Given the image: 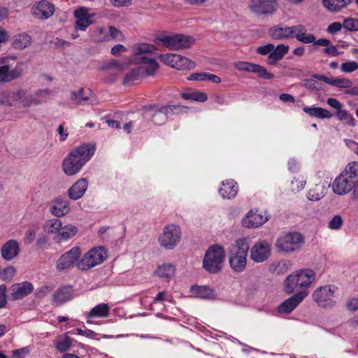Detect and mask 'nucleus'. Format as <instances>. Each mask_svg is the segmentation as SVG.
Wrapping results in <instances>:
<instances>
[{
    "label": "nucleus",
    "instance_id": "15",
    "mask_svg": "<svg viewBox=\"0 0 358 358\" xmlns=\"http://www.w3.org/2000/svg\"><path fill=\"white\" fill-rule=\"evenodd\" d=\"M235 68L240 71L255 73L261 78L270 80L274 78V75L269 73L264 66L248 62H238L234 64Z\"/></svg>",
    "mask_w": 358,
    "mask_h": 358
},
{
    "label": "nucleus",
    "instance_id": "43",
    "mask_svg": "<svg viewBox=\"0 0 358 358\" xmlns=\"http://www.w3.org/2000/svg\"><path fill=\"white\" fill-rule=\"evenodd\" d=\"M181 96L185 100H192L202 103L206 101L208 99L207 94L199 90L183 92Z\"/></svg>",
    "mask_w": 358,
    "mask_h": 358
},
{
    "label": "nucleus",
    "instance_id": "7",
    "mask_svg": "<svg viewBox=\"0 0 358 358\" xmlns=\"http://www.w3.org/2000/svg\"><path fill=\"white\" fill-rule=\"evenodd\" d=\"M24 63L17 62L15 57H7L0 66V83H10L22 76Z\"/></svg>",
    "mask_w": 358,
    "mask_h": 358
},
{
    "label": "nucleus",
    "instance_id": "11",
    "mask_svg": "<svg viewBox=\"0 0 358 358\" xmlns=\"http://www.w3.org/2000/svg\"><path fill=\"white\" fill-rule=\"evenodd\" d=\"M159 58L166 65L178 70H191L195 67V63L193 61L180 55L173 53L161 54L159 55Z\"/></svg>",
    "mask_w": 358,
    "mask_h": 358
},
{
    "label": "nucleus",
    "instance_id": "51",
    "mask_svg": "<svg viewBox=\"0 0 358 358\" xmlns=\"http://www.w3.org/2000/svg\"><path fill=\"white\" fill-rule=\"evenodd\" d=\"M108 41L115 40L117 41H123L124 36L122 33L115 27L109 26L108 31Z\"/></svg>",
    "mask_w": 358,
    "mask_h": 358
},
{
    "label": "nucleus",
    "instance_id": "8",
    "mask_svg": "<svg viewBox=\"0 0 358 358\" xmlns=\"http://www.w3.org/2000/svg\"><path fill=\"white\" fill-rule=\"evenodd\" d=\"M106 257L107 250L103 247H94L78 262L77 267L79 270L87 271L101 264Z\"/></svg>",
    "mask_w": 358,
    "mask_h": 358
},
{
    "label": "nucleus",
    "instance_id": "49",
    "mask_svg": "<svg viewBox=\"0 0 358 358\" xmlns=\"http://www.w3.org/2000/svg\"><path fill=\"white\" fill-rule=\"evenodd\" d=\"M174 267L170 264H164L159 266L157 270V274L160 278H169L174 273Z\"/></svg>",
    "mask_w": 358,
    "mask_h": 358
},
{
    "label": "nucleus",
    "instance_id": "5",
    "mask_svg": "<svg viewBox=\"0 0 358 358\" xmlns=\"http://www.w3.org/2000/svg\"><path fill=\"white\" fill-rule=\"evenodd\" d=\"M311 269H304L289 275L285 281V291L287 294L297 292L299 288H308L315 280Z\"/></svg>",
    "mask_w": 358,
    "mask_h": 358
},
{
    "label": "nucleus",
    "instance_id": "39",
    "mask_svg": "<svg viewBox=\"0 0 358 358\" xmlns=\"http://www.w3.org/2000/svg\"><path fill=\"white\" fill-rule=\"evenodd\" d=\"M31 37L27 33L17 34L13 38L14 48L22 50L31 44Z\"/></svg>",
    "mask_w": 358,
    "mask_h": 358
},
{
    "label": "nucleus",
    "instance_id": "21",
    "mask_svg": "<svg viewBox=\"0 0 358 358\" xmlns=\"http://www.w3.org/2000/svg\"><path fill=\"white\" fill-rule=\"evenodd\" d=\"M268 220V216L262 211L250 210L242 220V224L246 228L259 227Z\"/></svg>",
    "mask_w": 358,
    "mask_h": 358
},
{
    "label": "nucleus",
    "instance_id": "12",
    "mask_svg": "<svg viewBox=\"0 0 358 358\" xmlns=\"http://www.w3.org/2000/svg\"><path fill=\"white\" fill-rule=\"evenodd\" d=\"M181 230L179 226L176 224L166 225L163 234L159 238V244L166 249H173L180 242Z\"/></svg>",
    "mask_w": 358,
    "mask_h": 358
},
{
    "label": "nucleus",
    "instance_id": "53",
    "mask_svg": "<svg viewBox=\"0 0 358 358\" xmlns=\"http://www.w3.org/2000/svg\"><path fill=\"white\" fill-rule=\"evenodd\" d=\"M343 26L348 31H358V19L352 17L346 18L343 21Z\"/></svg>",
    "mask_w": 358,
    "mask_h": 358
},
{
    "label": "nucleus",
    "instance_id": "32",
    "mask_svg": "<svg viewBox=\"0 0 358 358\" xmlns=\"http://www.w3.org/2000/svg\"><path fill=\"white\" fill-rule=\"evenodd\" d=\"M73 290L69 286H63L55 290L52 295V301L57 306H61L72 299Z\"/></svg>",
    "mask_w": 358,
    "mask_h": 358
},
{
    "label": "nucleus",
    "instance_id": "46",
    "mask_svg": "<svg viewBox=\"0 0 358 358\" xmlns=\"http://www.w3.org/2000/svg\"><path fill=\"white\" fill-rule=\"evenodd\" d=\"M78 233V228L72 224H68L62 227V231L59 234L61 240L67 241L73 237Z\"/></svg>",
    "mask_w": 358,
    "mask_h": 358
},
{
    "label": "nucleus",
    "instance_id": "63",
    "mask_svg": "<svg viewBox=\"0 0 358 358\" xmlns=\"http://www.w3.org/2000/svg\"><path fill=\"white\" fill-rule=\"evenodd\" d=\"M292 190H300V189H302L305 185H306V181H304L303 180H299V179H294V180H292Z\"/></svg>",
    "mask_w": 358,
    "mask_h": 358
},
{
    "label": "nucleus",
    "instance_id": "1",
    "mask_svg": "<svg viewBox=\"0 0 358 358\" xmlns=\"http://www.w3.org/2000/svg\"><path fill=\"white\" fill-rule=\"evenodd\" d=\"M358 182V162L350 163L345 170L336 178L333 184V191L338 195L350 192Z\"/></svg>",
    "mask_w": 358,
    "mask_h": 358
},
{
    "label": "nucleus",
    "instance_id": "47",
    "mask_svg": "<svg viewBox=\"0 0 358 358\" xmlns=\"http://www.w3.org/2000/svg\"><path fill=\"white\" fill-rule=\"evenodd\" d=\"M73 339L65 335L63 338H59L56 343V348L60 352H64L72 345Z\"/></svg>",
    "mask_w": 358,
    "mask_h": 358
},
{
    "label": "nucleus",
    "instance_id": "34",
    "mask_svg": "<svg viewBox=\"0 0 358 358\" xmlns=\"http://www.w3.org/2000/svg\"><path fill=\"white\" fill-rule=\"evenodd\" d=\"M144 110L152 113V121L155 124L161 125L168 119L162 107H159L155 104L145 106H144Z\"/></svg>",
    "mask_w": 358,
    "mask_h": 358
},
{
    "label": "nucleus",
    "instance_id": "56",
    "mask_svg": "<svg viewBox=\"0 0 358 358\" xmlns=\"http://www.w3.org/2000/svg\"><path fill=\"white\" fill-rule=\"evenodd\" d=\"M273 48V44L268 43L265 45L258 47L257 48L256 52L257 54H259L261 55H269L271 54Z\"/></svg>",
    "mask_w": 358,
    "mask_h": 358
},
{
    "label": "nucleus",
    "instance_id": "48",
    "mask_svg": "<svg viewBox=\"0 0 358 358\" xmlns=\"http://www.w3.org/2000/svg\"><path fill=\"white\" fill-rule=\"evenodd\" d=\"M20 100V106L23 107H29L32 105L39 104V101L33 98L32 95L28 93L27 91L23 90V94H21Z\"/></svg>",
    "mask_w": 358,
    "mask_h": 358
},
{
    "label": "nucleus",
    "instance_id": "9",
    "mask_svg": "<svg viewBox=\"0 0 358 358\" xmlns=\"http://www.w3.org/2000/svg\"><path fill=\"white\" fill-rule=\"evenodd\" d=\"M194 41V38L192 36L176 34L159 38L156 43L170 50H182L190 48Z\"/></svg>",
    "mask_w": 358,
    "mask_h": 358
},
{
    "label": "nucleus",
    "instance_id": "62",
    "mask_svg": "<svg viewBox=\"0 0 358 358\" xmlns=\"http://www.w3.org/2000/svg\"><path fill=\"white\" fill-rule=\"evenodd\" d=\"M206 75H207V73H206V72L192 73L188 77V80H206Z\"/></svg>",
    "mask_w": 358,
    "mask_h": 358
},
{
    "label": "nucleus",
    "instance_id": "6",
    "mask_svg": "<svg viewBox=\"0 0 358 358\" xmlns=\"http://www.w3.org/2000/svg\"><path fill=\"white\" fill-rule=\"evenodd\" d=\"M305 243V238L299 232H289L279 237L275 244L278 252L291 253L299 251Z\"/></svg>",
    "mask_w": 358,
    "mask_h": 358
},
{
    "label": "nucleus",
    "instance_id": "3",
    "mask_svg": "<svg viewBox=\"0 0 358 358\" xmlns=\"http://www.w3.org/2000/svg\"><path fill=\"white\" fill-rule=\"evenodd\" d=\"M156 49L155 45L149 43H140L134 48L135 60L138 63L143 64V66H138L141 69L143 76H153L159 69V64L155 59L143 55L145 53L155 52Z\"/></svg>",
    "mask_w": 358,
    "mask_h": 358
},
{
    "label": "nucleus",
    "instance_id": "35",
    "mask_svg": "<svg viewBox=\"0 0 358 358\" xmlns=\"http://www.w3.org/2000/svg\"><path fill=\"white\" fill-rule=\"evenodd\" d=\"M352 0H322L324 7L330 12H338L347 7Z\"/></svg>",
    "mask_w": 358,
    "mask_h": 358
},
{
    "label": "nucleus",
    "instance_id": "42",
    "mask_svg": "<svg viewBox=\"0 0 358 358\" xmlns=\"http://www.w3.org/2000/svg\"><path fill=\"white\" fill-rule=\"evenodd\" d=\"M162 107L168 118L173 115L187 113L189 110V107L180 105H166Z\"/></svg>",
    "mask_w": 358,
    "mask_h": 358
},
{
    "label": "nucleus",
    "instance_id": "16",
    "mask_svg": "<svg viewBox=\"0 0 358 358\" xmlns=\"http://www.w3.org/2000/svg\"><path fill=\"white\" fill-rule=\"evenodd\" d=\"M308 295L306 290L297 292L291 297L282 302L277 308V311L280 314H289L294 310Z\"/></svg>",
    "mask_w": 358,
    "mask_h": 358
},
{
    "label": "nucleus",
    "instance_id": "17",
    "mask_svg": "<svg viewBox=\"0 0 358 358\" xmlns=\"http://www.w3.org/2000/svg\"><path fill=\"white\" fill-rule=\"evenodd\" d=\"M271 255V245L266 241L256 243L250 249V258L256 263L266 261Z\"/></svg>",
    "mask_w": 358,
    "mask_h": 358
},
{
    "label": "nucleus",
    "instance_id": "50",
    "mask_svg": "<svg viewBox=\"0 0 358 358\" xmlns=\"http://www.w3.org/2000/svg\"><path fill=\"white\" fill-rule=\"evenodd\" d=\"M322 189V186L320 185H315L310 189L308 193V199L310 201H319L324 196Z\"/></svg>",
    "mask_w": 358,
    "mask_h": 358
},
{
    "label": "nucleus",
    "instance_id": "40",
    "mask_svg": "<svg viewBox=\"0 0 358 358\" xmlns=\"http://www.w3.org/2000/svg\"><path fill=\"white\" fill-rule=\"evenodd\" d=\"M89 34L95 42L108 41V30L103 27L90 29Z\"/></svg>",
    "mask_w": 358,
    "mask_h": 358
},
{
    "label": "nucleus",
    "instance_id": "10",
    "mask_svg": "<svg viewBox=\"0 0 358 358\" xmlns=\"http://www.w3.org/2000/svg\"><path fill=\"white\" fill-rule=\"evenodd\" d=\"M336 287L332 285L320 287L313 293V299L320 307H333L336 304Z\"/></svg>",
    "mask_w": 358,
    "mask_h": 358
},
{
    "label": "nucleus",
    "instance_id": "2",
    "mask_svg": "<svg viewBox=\"0 0 358 358\" xmlns=\"http://www.w3.org/2000/svg\"><path fill=\"white\" fill-rule=\"evenodd\" d=\"M250 248L245 238L236 240L229 250V263L235 272H242L247 265V256Z\"/></svg>",
    "mask_w": 358,
    "mask_h": 358
},
{
    "label": "nucleus",
    "instance_id": "37",
    "mask_svg": "<svg viewBox=\"0 0 358 358\" xmlns=\"http://www.w3.org/2000/svg\"><path fill=\"white\" fill-rule=\"evenodd\" d=\"M23 94V90H20L17 92L6 93L3 99H0V103L5 104L10 106H20V100Z\"/></svg>",
    "mask_w": 358,
    "mask_h": 358
},
{
    "label": "nucleus",
    "instance_id": "54",
    "mask_svg": "<svg viewBox=\"0 0 358 358\" xmlns=\"http://www.w3.org/2000/svg\"><path fill=\"white\" fill-rule=\"evenodd\" d=\"M343 224V220L339 215H335L329 220L328 227L333 230H338L341 228Z\"/></svg>",
    "mask_w": 358,
    "mask_h": 358
},
{
    "label": "nucleus",
    "instance_id": "28",
    "mask_svg": "<svg viewBox=\"0 0 358 358\" xmlns=\"http://www.w3.org/2000/svg\"><path fill=\"white\" fill-rule=\"evenodd\" d=\"M88 187L85 178L76 181L68 190V196L72 200H78L83 196Z\"/></svg>",
    "mask_w": 358,
    "mask_h": 358
},
{
    "label": "nucleus",
    "instance_id": "20",
    "mask_svg": "<svg viewBox=\"0 0 358 358\" xmlns=\"http://www.w3.org/2000/svg\"><path fill=\"white\" fill-rule=\"evenodd\" d=\"M74 16L76 19L75 22V29L76 31H85L87 28L94 23L92 20V15L90 14L86 8H79L74 11Z\"/></svg>",
    "mask_w": 358,
    "mask_h": 358
},
{
    "label": "nucleus",
    "instance_id": "29",
    "mask_svg": "<svg viewBox=\"0 0 358 358\" xmlns=\"http://www.w3.org/2000/svg\"><path fill=\"white\" fill-rule=\"evenodd\" d=\"M71 99L76 105L84 106L92 103L93 93L90 90L81 88L78 91H72Z\"/></svg>",
    "mask_w": 358,
    "mask_h": 358
},
{
    "label": "nucleus",
    "instance_id": "26",
    "mask_svg": "<svg viewBox=\"0 0 358 358\" xmlns=\"http://www.w3.org/2000/svg\"><path fill=\"white\" fill-rule=\"evenodd\" d=\"M69 211V201L61 197L56 198L50 207L51 214L58 217L64 216L68 214Z\"/></svg>",
    "mask_w": 358,
    "mask_h": 358
},
{
    "label": "nucleus",
    "instance_id": "4",
    "mask_svg": "<svg viewBox=\"0 0 358 358\" xmlns=\"http://www.w3.org/2000/svg\"><path fill=\"white\" fill-rule=\"evenodd\" d=\"M224 247L219 244L210 245L206 251L203 259V268L210 274L220 273L224 265L225 259Z\"/></svg>",
    "mask_w": 358,
    "mask_h": 358
},
{
    "label": "nucleus",
    "instance_id": "60",
    "mask_svg": "<svg viewBox=\"0 0 358 358\" xmlns=\"http://www.w3.org/2000/svg\"><path fill=\"white\" fill-rule=\"evenodd\" d=\"M6 292V286L5 285H0V308H3L7 304Z\"/></svg>",
    "mask_w": 358,
    "mask_h": 358
},
{
    "label": "nucleus",
    "instance_id": "18",
    "mask_svg": "<svg viewBox=\"0 0 358 358\" xmlns=\"http://www.w3.org/2000/svg\"><path fill=\"white\" fill-rule=\"evenodd\" d=\"M31 12L36 19L47 20L53 15L55 6L48 1L41 0L33 5Z\"/></svg>",
    "mask_w": 358,
    "mask_h": 358
},
{
    "label": "nucleus",
    "instance_id": "58",
    "mask_svg": "<svg viewBox=\"0 0 358 358\" xmlns=\"http://www.w3.org/2000/svg\"><path fill=\"white\" fill-rule=\"evenodd\" d=\"M342 27H343V24L339 22H334L328 26L327 31L331 34H334L340 31Z\"/></svg>",
    "mask_w": 358,
    "mask_h": 358
},
{
    "label": "nucleus",
    "instance_id": "61",
    "mask_svg": "<svg viewBox=\"0 0 358 358\" xmlns=\"http://www.w3.org/2000/svg\"><path fill=\"white\" fill-rule=\"evenodd\" d=\"M323 52L325 55H327L331 56V57H336V56H338L340 55L336 47L334 45H331V43L329 45V46H327L323 50Z\"/></svg>",
    "mask_w": 358,
    "mask_h": 358
},
{
    "label": "nucleus",
    "instance_id": "52",
    "mask_svg": "<svg viewBox=\"0 0 358 358\" xmlns=\"http://www.w3.org/2000/svg\"><path fill=\"white\" fill-rule=\"evenodd\" d=\"M16 273V269L13 266H8L2 271L0 270V278L3 281H9Z\"/></svg>",
    "mask_w": 358,
    "mask_h": 358
},
{
    "label": "nucleus",
    "instance_id": "36",
    "mask_svg": "<svg viewBox=\"0 0 358 358\" xmlns=\"http://www.w3.org/2000/svg\"><path fill=\"white\" fill-rule=\"evenodd\" d=\"M303 110L311 117L321 119H330L333 116L330 111L321 107L304 106Z\"/></svg>",
    "mask_w": 358,
    "mask_h": 358
},
{
    "label": "nucleus",
    "instance_id": "27",
    "mask_svg": "<svg viewBox=\"0 0 358 358\" xmlns=\"http://www.w3.org/2000/svg\"><path fill=\"white\" fill-rule=\"evenodd\" d=\"M238 191V185L237 182L234 180L227 179L222 182L219 193L223 199H231L237 195Z\"/></svg>",
    "mask_w": 358,
    "mask_h": 358
},
{
    "label": "nucleus",
    "instance_id": "30",
    "mask_svg": "<svg viewBox=\"0 0 358 358\" xmlns=\"http://www.w3.org/2000/svg\"><path fill=\"white\" fill-rule=\"evenodd\" d=\"M312 77L327 84L340 88H350L352 85V80L348 78H331L322 74L316 73L313 74Z\"/></svg>",
    "mask_w": 358,
    "mask_h": 358
},
{
    "label": "nucleus",
    "instance_id": "41",
    "mask_svg": "<svg viewBox=\"0 0 358 358\" xmlns=\"http://www.w3.org/2000/svg\"><path fill=\"white\" fill-rule=\"evenodd\" d=\"M141 71V69H138V66L129 71L123 79L122 85L124 86H130L140 80L143 77Z\"/></svg>",
    "mask_w": 358,
    "mask_h": 358
},
{
    "label": "nucleus",
    "instance_id": "19",
    "mask_svg": "<svg viewBox=\"0 0 358 358\" xmlns=\"http://www.w3.org/2000/svg\"><path fill=\"white\" fill-rule=\"evenodd\" d=\"M294 38L298 41L305 44L312 43L315 39L313 34L307 33V29L303 24L289 27V38Z\"/></svg>",
    "mask_w": 358,
    "mask_h": 358
},
{
    "label": "nucleus",
    "instance_id": "14",
    "mask_svg": "<svg viewBox=\"0 0 358 358\" xmlns=\"http://www.w3.org/2000/svg\"><path fill=\"white\" fill-rule=\"evenodd\" d=\"M81 255V250L78 247H74L70 250L64 253L57 262V268L59 271L68 269L79 261Z\"/></svg>",
    "mask_w": 358,
    "mask_h": 358
},
{
    "label": "nucleus",
    "instance_id": "44",
    "mask_svg": "<svg viewBox=\"0 0 358 358\" xmlns=\"http://www.w3.org/2000/svg\"><path fill=\"white\" fill-rule=\"evenodd\" d=\"M62 223L58 218L48 220L44 224V229L49 234H56L62 229Z\"/></svg>",
    "mask_w": 358,
    "mask_h": 358
},
{
    "label": "nucleus",
    "instance_id": "57",
    "mask_svg": "<svg viewBox=\"0 0 358 358\" xmlns=\"http://www.w3.org/2000/svg\"><path fill=\"white\" fill-rule=\"evenodd\" d=\"M29 352L28 347H24L12 352V356L15 358H24Z\"/></svg>",
    "mask_w": 358,
    "mask_h": 358
},
{
    "label": "nucleus",
    "instance_id": "23",
    "mask_svg": "<svg viewBox=\"0 0 358 358\" xmlns=\"http://www.w3.org/2000/svg\"><path fill=\"white\" fill-rule=\"evenodd\" d=\"M95 150L96 146L94 144L87 143H83L82 145L76 147L70 153L76 155V157H78V158L85 164L94 155Z\"/></svg>",
    "mask_w": 358,
    "mask_h": 358
},
{
    "label": "nucleus",
    "instance_id": "55",
    "mask_svg": "<svg viewBox=\"0 0 358 358\" xmlns=\"http://www.w3.org/2000/svg\"><path fill=\"white\" fill-rule=\"evenodd\" d=\"M341 69L345 73H352L358 69V62L355 61L344 62L341 64Z\"/></svg>",
    "mask_w": 358,
    "mask_h": 358
},
{
    "label": "nucleus",
    "instance_id": "45",
    "mask_svg": "<svg viewBox=\"0 0 358 358\" xmlns=\"http://www.w3.org/2000/svg\"><path fill=\"white\" fill-rule=\"evenodd\" d=\"M191 291L196 296L203 299L210 298L213 295L212 289L206 286H192Z\"/></svg>",
    "mask_w": 358,
    "mask_h": 358
},
{
    "label": "nucleus",
    "instance_id": "31",
    "mask_svg": "<svg viewBox=\"0 0 358 358\" xmlns=\"http://www.w3.org/2000/svg\"><path fill=\"white\" fill-rule=\"evenodd\" d=\"M109 310L110 307L107 303H103L95 306L86 315L87 323L93 324L94 321L92 320L96 317H108L109 315Z\"/></svg>",
    "mask_w": 358,
    "mask_h": 358
},
{
    "label": "nucleus",
    "instance_id": "33",
    "mask_svg": "<svg viewBox=\"0 0 358 358\" xmlns=\"http://www.w3.org/2000/svg\"><path fill=\"white\" fill-rule=\"evenodd\" d=\"M289 46L280 44L275 47L271 50V54L268 56L267 64L271 66H274L276 63L281 60L284 56L288 52Z\"/></svg>",
    "mask_w": 358,
    "mask_h": 358
},
{
    "label": "nucleus",
    "instance_id": "22",
    "mask_svg": "<svg viewBox=\"0 0 358 358\" xmlns=\"http://www.w3.org/2000/svg\"><path fill=\"white\" fill-rule=\"evenodd\" d=\"M84 165L76 155L69 153L63 161L62 169L66 176H72L77 174Z\"/></svg>",
    "mask_w": 358,
    "mask_h": 358
},
{
    "label": "nucleus",
    "instance_id": "59",
    "mask_svg": "<svg viewBox=\"0 0 358 358\" xmlns=\"http://www.w3.org/2000/svg\"><path fill=\"white\" fill-rule=\"evenodd\" d=\"M36 234V231L35 229H29L27 231V233L24 236V243L27 245L31 243L35 238Z\"/></svg>",
    "mask_w": 358,
    "mask_h": 358
},
{
    "label": "nucleus",
    "instance_id": "13",
    "mask_svg": "<svg viewBox=\"0 0 358 358\" xmlns=\"http://www.w3.org/2000/svg\"><path fill=\"white\" fill-rule=\"evenodd\" d=\"M277 0H251L250 10L260 15H273L277 10Z\"/></svg>",
    "mask_w": 358,
    "mask_h": 358
},
{
    "label": "nucleus",
    "instance_id": "24",
    "mask_svg": "<svg viewBox=\"0 0 358 358\" xmlns=\"http://www.w3.org/2000/svg\"><path fill=\"white\" fill-rule=\"evenodd\" d=\"M10 289L12 299L18 300L30 294L34 290V286L30 282L24 281L13 284Z\"/></svg>",
    "mask_w": 358,
    "mask_h": 358
},
{
    "label": "nucleus",
    "instance_id": "38",
    "mask_svg": "<svg viewBox=\"0 0 358 358\" xmlns=\"http://www.w3.org/2000/svg\"><path fill=\"white\" fill-rule=\"evenodd\" d=\"M268 34L273 39L280 40L289 38V27L275 25L268 29Z\"/></svg>",
    "mask_w": 358,
    "mask_h": 358
},
{
    "label": "nucleus",
    "instance_id": "25",
    "mask_svg": "<svg viewBox=\"0 0 358 358\" xmlns=\"http://www.w3.org/2000/svg\"><path fill=\"white\" fill-rule=\"evenodd\" d=\"M20 251V248L17 241L10 239L3 245L1 249V254L4 260L10 261L19 255Z\"/></svg>",
    "mask_w": 358,
    "mask_h": 358
},
{
    "label": "nucleus",
    "instance_id": "64",
    "mask_svg": "<svg viewBox=\"0 0 358 358\" xmlns=\"http://www.w3.org/2000/svg\"><path fill=\"white\" fill-rule=\"evenodd\" d=\"M48 241V238L45 235H41L40 236L36 242V247L37 249H42L44 248V246L46 245V243Z\"/></svg>",
    "mask_w": 358,
    "mask_h": 358
}]
</instances>
